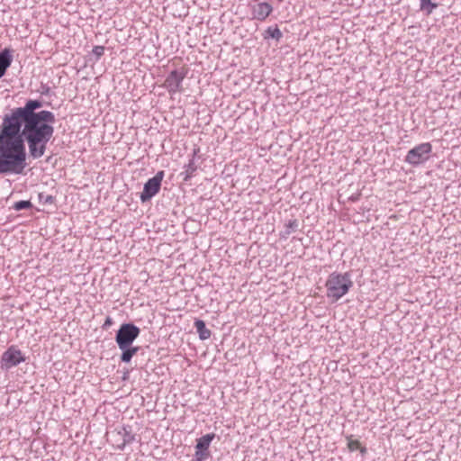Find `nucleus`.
<instances>
[{
  "label": "nucleus",
  "mask_w": 461,
  "mask_h": 461,
  "mask_svg": "<svg viewBox=\"0 0 461 461\" xmlns=\"http://www.w3.org/2000/svg\"><path fill=\"white\" fill-rule=\"evenodd\" d=\"M353 282L348 273H331L325 283L326 295L331 302H337L352 287Z\"/></svg>",
  "instance_id": "20e7f679"
},
{
  "label": "nucleus",
  "mask_w": 461,
  "mask_h": 461,
  "mask_svg": "<svg viewBox=\"0 0 461 461\" xmlns=\"http://www.w3.org/2000/svg\"><path fill=\"white\" fill-rule=\"evenodd\" d=\"M140 329L131 323L122 324L117 331L115 340L120 349L130 347L139 337Z\"/></svg>",
  "instance_id": "39448f33"
},
{
  "label": "nucleus",
  "mask_w": 461,
  "mask_h": 461,
  "mask_svg": "<svg viewBox=\"0 0 461 461\" xmlns=\"http://www.w3.org/2000/svg\"><path fill=\"white\" fill-rule=\"evenodd\" d=\"M266 33L267 34L268 37H271L277 41H279L283 36L281 31L279 30V28L277 26L267 28V30L266 31Z\"/></svg>",
  "instance_id": "f3484780"
},
{
  "label": "nucleus",
  "mask_w": 461,
  "mask_h": 461,
  "mask_svg": "<svg viewBox=\"0 0 461 461\" xmlns=\"http://www.w3.org/2000/svg\"><path fill=\"white\" fill-rule=\"evenodd\" d=\"M54 121L53 113L49 111H41L37 113V115L23 119V135L28 142L30 155L33 158L44 155L46 145L53 135L54 129L51 124Z\"/></svg>",
  "instance_id": "f257e3e1"
},
{
  "label": "nucleus",
  "mask_w": 461,
  "mask_h": 461,
  "mask_svg": "<svg viewBox=\"0 0 461 461\" xmlns=\"http://www.w3.org/2000/svg\"><path fill=\"white\" fill-rule=\"evenodd\" d=\"M186 77V70L175 69L171 71L164 81L163 86L170 95H175L183 91L182 82Z\"/></svg>",
  "instance_id": "0eeeda50"
},
{
  "label": "nucleus",
  "mask_w": 461,
  "mask_h": 461,
  "mask_svg": "<svg viewBox=\"0 0 461 461\" xmlns=\"http://www.w3.org/2000/svg\"><path fill=\"white\" fill-rule=\"evenodd\" d=\"M420 7L427 15H429L438 7V4L431 2V0H420Z\"/></svg>",
  "instance_id": "dca6fc26"
},
{
  "label": "nucleus",
  "mask_w": 461,
  "mask_h": 461,
  "mask_svg": "<svg viewBox=\"0 0 461 461\" xmlns=\"http://www.w3.org/2000/svg\"><path fill=\"white\" fill-rule=\"evenodd\" d=\"M348 441V448L349 451H357L359 450L361 453H366V449L362 446L361 442L357 439L353 438V436L350 435L347 437Z\"/></svg>",
  "instance_id": "4468645a"
},
{
  "label": "nucleus",
  "mask_w": 461,
  "mask_h": 461,
  "mask_svg": "<svg viewBox=\"0 0 461 461\" xmlns=\"http://www.w3.org/2000/svg\"><path fill=\"white\" fill-rule=\"evenodd\" d=\"M164 172L159 171L156 174L155 176L149 179L146 184L144 185L143 191L140 194V201L142 203H145L149 200H150L154 195H156L159 190L161 182L163 180Z\"/></svg>",
  "instance_id": "1a4fd4ad"
},
{
  "label": "nucleus",
  "mask_w": 461,
  "mask_h": 461,
  "mask_svg": "<svg viewBox=\"0 0 461 461\" xmlns=\"http://www.w3.org/2000/svg\"><path fill=\"white\" fill-rule=\"evenodd\" d=\"M432 152V146L429 142H424L408 151L405 161L411 165H420L427 161Z\"/></svg>",
  "instance_id": "423d86ee"
},
{
  "label": "nucleus",
  "mask_w": 461,
  "mask_h": 461,
  "mask_svg": "<svg viewBox=\"0 0 461 461\" xmlns=\"http://www.w3.org/2000/svg\"><path fill=\"white\" fill-rule=\"evenodd\" d=\"M122 350V354L121 356V360L122 362L128 363L131 360L132 357L137 354L139 348L130 346Z\"/></svg>",
  "instance_id": "2eb2a0df"
},
{
  "label": "nucleus",
  "mask_w": 461,
  "mask_h": 461,
  "mask_svg": "<svg viewBox=\"0 0 461 461\" xmlns=\"http://www.w3.org/2000/svg\"><path fill=\"white\" fill-rule=\"evenodd\" d=\"M273 8L271 5L268 3L263 2V3H258L254 5H252V16L253 19H257L259 21L266 20L269 14L272 13Z\"/></svg>",
  "instance_id": "9b49d317"
},
{
  "label": "nucleus",
  "mask_w": 461,
  "mask_h": 461,
  "mask_svg": "<svg viewBox=\"0 0 461 461\" xmlns=\"http://www.w3.org/2000/svg\"><path fill=\"white\" fill-rule=\"evenodd\" d=\"M41 106V104L36 100H30L24 107L17 108L13 113L5 116L3 122L2 129L9 133L12 137L19 140H23L20 134L23 119L29 118L32 115H37L35 109Z\"/></svg>",
  "instance_id": "7ed1b4c3"
},
{
  "label": "nucleus",
  "mask_w": 461,
  "mask_h": 461,
  "mask_svg": "<svg viewBox=\"0 0 461 461\" xmlns=\"http://www.w3.org/2000/svg\"><path fill=\"white\" fill-rule=\"evenodd\" d=\"M214 438V433H208L197 439L194 461H203L209 457L208 448Z\"/></svg>",
  "instance_id": "9d476101"
},
{
  "label": "nucleus",
  "mask_w": 461,
  "mask_h": 461,
  "mask_svg": "<svg viewBox=\"0 0 461 461\" xmlns=\"http://www.w3.org/2000/svg\"><path fill=\"white\" fill-rule=\"evenodd\" d=\"M11 63V52L8 49H5L2 52H0V78L5 75Z\"/></svg>",
  "instance_id": "f8f14e48"
},
{
  "label": "nucleus",
  "mask_w": 461,
  "mask_h": 461,
  "mask_svg": "<svg viewBox=\"0 0 461 461\" xmlns=\"http://www.w3.org/2000/svg\"><path fill=\"white\" fill-rule=\"evenodd\" d=\"M25 361V357L17 346H10L1 357L2 368L9 369Z\"/></svg>",
  "instance_id": "6e6552de"
},
{
  "label": "nucleus",
  "mask_w": 461,
  "mask_h": 461,
  "mask_svg": "<svg viewBox=\"0 0 461 461\" xmlns=\"http://www.w3.org/2000/svg\"><path fill=\"white\" fill-rule=\"evenodd\" d=\"M93 53L97 58L102 57L104 54V46H95V47H94Z\"/></svg>",
  "instance_id": "aec40b11"
},
{
  "label": "nucleus",
  "mask_w": 461,
  "mask_h": 461,
  "mask_svg": "<svg viewBox=\"0 0 461 461\" xmlns=\"http://www.w3.org/2000/svg\"><path fill=\"white\" fill-rule=\"evenodd\" d=\"M26 152L23 140L0 131V174H21L25 168Z\"/></svg>",
  "instance_id": "f03ea898"
},
{
  "label": "nucleus",
  "mask_w": 461,
  "mask_h": 461,
  "mask_svg": "<svg viewBox=\"0 0 461 461\" xmlns=\"http://www.w3.org/2000/svg\"><path fill=\"white\" fill-rule=\"evenodd\" d=\"M32 206L30 201H19L14 204V209L16 211H20L23 209H29Z\"/></svg>",
  "instance_id": "6ab92c4d"
},
{
  "label": "nucleus",
  "mask_w": 461,
  "mask_h": 461,
  "mask_svg": "<svg viewBox=\"0 0 461 461\" xmlns=\"http://www.w3.org/2000/svg\"><path fill=\"white\" fill-rule=\"evenodd\" d=\"M39 199L42 204H53L55 203V197L50 194H40Z\"/></svg>",
  "instance_id": "a211bd4d"
},
{
  "label": "nucleus",
  "mask_w": 461,
  "mask_h": 461,
  "mask_svg": "<svg viewBox=\"0 0 461 461\" xmlns=\"http://www.w3.org/2000/svg\"><path fill=\"white\" fill-rule=\"evenodd\" d=\"M105 324H106V325H107V324H111V321H110V319H109V318L106 320Z\"/></svg>",
  "instance_id": "4be33fe9"
},
{
  "label": "nucleus",
  "mask_w": 461,
  "mask_h": 461,
  "mask_svg": "<svg viewBox=\"0 0 461 461\" xmlns=\"http://www.w3.org/2000/svg\"><path fill=\"white\" fill-rule=\"evenodd\" d=\"M194 327L196 329V331L198 332L200 339L205 340V339H208L211 337L212 332H211L210 330H208L206 328L205 323H204L203 321L197 320L194 322Z\"/></svg>",
  "instance_id": "ddd939ff"
},
{
  "label": "nucleus",
  "mask_w": 461,
  "mask_h": 461,
  "mask_svg": "<svg viewBox=\"0 0 461 461\" xmlns=\"http://www.w3.org/2000/svg\"><path fill=\"white\" fill-rule=\"evenodd\" d=\"M294 226H296V221H290V222L288 223V227H290V228H293V227H294Z\"/></svg>",
  "instance_id": "412c9836"
}]
</instances>
